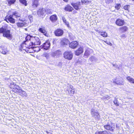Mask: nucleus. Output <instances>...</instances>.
Wrapping results in <instances>:
<instances>
[{"mask_svg":"<svg viewBox=\"0 0 134 134\" xmlns=\"http://www.w3.org/2000/svg\"><path fill=\"white\" fill-rule=\"evenodd\" d=\"M54 33L55 36L60 37L63 35L64 32L62 29L58 28L54 31Z\"/></svg>","mask_w":134,"mask_h":134,"instance_id":"6e6552de","label":"nucleus"},{"mask_svg":"<svg viewBox=\"0 0 134 134\" xmlns=\"http://www.w3.org/2000/svg\"><path fill=\"white\" fill-rule=\"evenodd\" d=\"M65 24L67 25V26L68 27H69V24L67 22L66 23H65Z\"/></svg>","mask_w":134,"mask_h":134,"instance_id":"de8ad7c7","label":"nucleus"},{"mask_svg":"<svg viewBox=\"0 0 134 134\" xmlns=\"http://www.w3.org/2000/svg\"><path fill=\"white\" fill-rule=\"evenodd\" d=\"M12 15H7L5 17L4 20L8 23L14 24L15 22V20L13 18Z\"/></svg>","mask_w":134,"mask_h":134,"instance_id":"39448f33","label":"nucleus"},{"mask_svg":"<svg viewBox=\"0 0 134 134\" xmlns=\"http://www.w3.org/2000/svg\"><path fill=\"white\" fill-rule=\"evenodd\" d=\"M72 86L70 85L69 87L67 89V91L69 94L71 95L74 94L75 93V90L74 88Z\"/></svg>","mask_w":134,"mask_h":134,"instance_id":"dca6fc26","label":"nucleus"},{"mask_svg":"<svg viewBox=\"0 0 134 134\" xmlns=\"http://www.w3.org/2000/svg\"><path fill=\"white\" fill-rule=\"evenodd\" d=\"M91 112L92 116L95 119H99L100 118V115L98 112H94L92 111Z\"/></svg>","mask_w":134,"mask_h":134,"instance_id":"f3484780","label":"nucleus"},{"mask_svg":"<svg viewBox=\"0 0 134 134\" xmlns=\"http://www.w3.org/2000/svg\"><path fill=\"white\" fill-rule=\"evenodd\" d=\"M49 19L52 22H55L57 20L58 18L57 15L54 14L50 16Z\"/></svg>","mask_w":134,"mask_h":134,"instance_id":"aec40b11","label":"nucleus"},{"mask_svg":"<svg viewBox=\"0 0 134 134\" xmlns=\"http://www.w3.org/2000/svg\"><path fill=\"white\" fill-rule=\"evenodd\" d=\"M46 133H48V134L49 133V132H48L47 131H46Z\"/></svg>","mask_w":134,"mask_h":134,"instance_id":"603ef678","label":"nucleus"},{"mask_svg":"<svg viewBox=\"0 0 134 134\" xmlns=\"http://www.w3.org/2000/svg\"><path fill=\"white\" fill-rule=\"evenodd\" d=\"M77 13V12L76 10H74L72 12V13L73 14H75Z\"/></svg>","mask_w":134,"mask_h":134,"instance_id":"49530a36","label":"nucleus"},{"mask_svg":"<svg viewBox=\"0 0 134 134\" xmlns=\"http://www.w3.org/2000/svg\"><path fill=\"white\" fill-rule=\"evenodd\" d=\"M132 1L134 2V0H132Z\"/></svg>","mask_w":134,"mask_h":134,"instance_id":"5fc2aeb1","label":"nucleus"},{"mask_svg":"<svg viewBox=\"0 0 134 134\" xmlns=\"http://www.w3.org/2000/svg\"><path fill=\"white\" fill-rule=\"evenodd\" d=\"M48 13L49 14H52V11H49V12H48Z\"/></svg>","mask_w":134,"mask_h":134,"instance_id":"3c124183","label":"nucleus"},{"mask_svg":"<svg viewBox=\"0 0 134 134\" xmlns=\"http://www.w3.org/2000/svg\"><path fill=\"white\" fill-rule=\"evenodd\" d=\"M63 57L66 59L70 60L72 59L73 55L71 51H66L63 53Z\"/></svg>","mask_w":134,"mask_h":134,"instance_id":"423d86ee","label":"nucleus"},{"mask_svg":"<svg viewBox=\"0 0 134 134\" xmlns=\"http://www.w3.org/2000/svg\"><path fill=\"white\" fill-rule=\"evenodd\" d=\"M21 45L23 49L25 51L26 50L29 53H31V52L27 50L28 49L30 50L32 49V46L33 44L31 41H25L21 44Z\"/></svg>","mask_w":134,"mask_h":134,"instance_id":"f257e3e1","label":"nucleus"},{"mask_svg":"<svg viewBox=\"0 0 134 134\" xmlns=\"http://www.w3.org/2000/svg\"><path fill=\"white\" fill-rule=\"evenodd\" d=\"M19 93L20 95L22 97H24L25 96L26 94V92L22 90V89H21V90L20 91V93Z\"/></svg>","mask_w":134,"mask_h":134,"instance_id":"7c9ffc66","label":"nucleus"},{"mask_svg":"<svg viewBox=\"0 0 134 134\" xmlns=\"http://www.w3.org/2000/svg\"><path fill=\"white\" fill-rule=\"evenodd\" d=\"M121 7V5L120 4L118 3L116 4L115 8L117 10H118L120 9Z\"/></svg>","mask_w":134,"mask_h":134,"instance_id":"f704fd0d","label":"nucleus"},{"mask_svg":"<svg viewBox=\"0 0 134 134\" xmlns=\"http://www.w3.org/2000/svg\"><path fill=\"white\" fill-rule=\"evenodd\" d=\"M90 0H82L81 2L82 3H88L91 2L90 1Z\"/></svg>","mask_w":134,"mask_h":134,"instance_id":"58836bf2","label":"nucleus"},{"mask_svg":"<svg viewBox=\"0 0 134 134\" xmlns=\"http://www.w3.org/2000/svg\"><path fill=\"white\" fill-rule=\"evenodd\" d=\"M103 41L108 45H109L110 46H112V44L110 42H108L107 40Z\"/></svg>","mask_w":134,"mask_h":134,"instance_id":"a19ab883","label":"nucleus"},{"mask_svg":"<svg viewBox=\"0 0 134 134\" xmlns=\"http://www.w3.org/2000/svg\"><path fill=\"white\" fill-rule=\"evenodd\" d=\"M100 35L104 37H107L108 36L107 33L105 31L99 32Z\"/></svg>","mask_w":134,"mask_h":134,"instance_id":"bb28decb","label":"nucleus"},{"mask_svg":"<svg viewBox=\"0 0 134 134\" xmlns=\"http://www.w3.org/2000/svg\"><path fill=\"white\" fill-rule=\"evenodd\" d=\"M12 15L13 16H15V17L17 19L20 17L21 16V14L17 11L13 12Z\"/></svg>","mask_w":134,"mask_h":134,"instance_id":"393cba45","label":"nucleus"},{"mask_svg":"<svg viewBox=\"0 0 134 134\" xmlns=\"http://www.w3.org/2000/svg\"><path fill=\"white\" fill-rule=\"evenodd\" d=\"M128 28L126 26H122L119 28V30L122 32H125L127 31L128 30Z\"/></svg>","mask_w":134,"mask_h":134,"instance_id":"b1692460","label":"nucleus"},{"mask_svg":"<svg viewBox=\"0 0 134 134\" xmlns=\"http://www.w3.org/2000/svg\"><path fill=\"white\" fill-rule=\"evenodd\" d=\"M39 0H32V6L34 7L37 8L39 5Z\"/></svg>","mask_w":134,"mask_h":134,"instance_id":"5701e85b","label":"nucleus"},{"mask_svg":"<svg viewBox=\"0 0 134 134\" xmlns=\"http://www.w3.org/2000/svg\"><path fill=\"white\" fill-rule=\"evenodd\" d=\"M16 25L19 28L22 27L25 25V24L24 23L19 22H17L16 23Z\"/></svg>","mask_w":134,"mask_h":134,"instance_id":"cd10ccee","label":"nucleus"},{"mask_svg":"<svg viewBox=\"0 0 134 134\" xmlns=\"http://www.w3.org/2000/svg\"><path fill=\"white\" fill-rule=\"evenodd\" d=\"M38 31L40 32L43 33L46 36H48V34L44 27L42 26L41 27L38 29Z\"/></svg>","mask_w":134,"mask_h":134,"instance_id":"2eb2a0df","label":"nucleus"},{"mask_svg":"<svg viewBox=\"0 0 134 134\" xmlns=\"http://www.w3.org/2000/svg\"><path fill=\"white\" fill-rule=\"evenodd\" d=\"M51 43L48 40L46 42L43 44L42 46V48L46 50L49 49Z\"/></svg>","mask_w":134,"mask_h":134,"instance_id":"ddd939ff","label":"nucleus"},{"mask_svg":"<svg viewBox=\"0 0 134 134\" xmlns=\"http://www.w3.org/2000/svg\"><path fill=\"white\" fill-rule=\"evenodd\" d=\"M16 0H8L7 1L8 4L9 5L14 4L16 2Z\"/></svg>","mask_w":134,"mask_h":134,"instance_id":"473e14b6","label":"nucleus"},{"mask_svg":"<svg viewBox=\"0 0 134 134\" xmlns=\"http://www.w3.org/2000/svg\"><path fill=\"white\" fill-rule=\"evenodd\" d=\"M30 22H32L33 20V17L31 15H29L28 16Z\"/></svg>","mask_w":134,"mask_h":134,"instance_id":"ea45409f","label":"nucleus"},{"mask_svg":"<svg viewBox=\"0 0 134 134\" xmlns=\"http://www.w3.org/2000/svg\"><path fill=\"white\" fill-rule=\"evenodd\" d=\"M113 82L119 85H123V81L121 79L120 77H116L114 80Z\"/></svg>","mask_w":134,"mask_h":134,"instance_id":"f8f14e48","label":"nucleus"},{"mask_svg":"<svg viewBox=\"0 0 134 134\" xmlns=\"http://www.w3.org/2000/svg\"><path fill=\"white\" fill-rule=\"evenodd\" d=\"M33 49L35 52H38L40 51V49L38 47H36L34 48Z\"/></svg>","mask_w":134,"mask_h":134,"instance_id":"e433bc0d","label":"nucleus"},{"mask_svg":"<svg viewBox=\"0 0 134 134\" xmlns=\"http://www.w3.org/2000/svg\"><path fill=\"white\" fill-rule=\"evenodd\" d=\"M9 88L12 90L13 92L16 93H20L21 88L18 85L13 82L11 83L9 85Z\"/></svg>","mask_w":134,"mask_h":134,"instance_id":"7ed1b4c3","label":"nucleus"},{"mask_svg":"<svg viewBox=\"0 0 134 134\" xmlns=\"http://www.w3.org/2000/svg\"><path fill=\"white\" fill-rule=\"evenodd\" d=\"M31 41L33 45H38L41 43L40 39L36 36L31 37Z\"/></svg>","mask_w":134,"mask_h":134,"instance_id":"0eeeda50","label":"nucleus"},{"mask_svg":"<svg viewBox=\"0 0 134 134\" xmlns=\"http://www.w3.org/2000/svg\"><path fill=\"white\" fill-rule=\"evenodd\" d=\"M126 79L130 83H134V79L130 76L127 77Z\"/></svg>","mask_w":134,"mask_h":134,"instance_id":"a878e982","label":"nucleus"},{"mask_svg":"<svg viewBox=\"0 0 134 134\" xmlns=\"http://www.w3.org/2000/svg\"><path fill=\"white\" fill-rule=\"evenodd\" d=\"M130 7V6L129 5H124L123 7V9L125 10H126L128 12L129 11V8Z\"/></svg>","mask_w":134,"mask_h":134,"instance_id":"2f4dec72","label":"nucleus"},{"mask_svg":"<svg viewBox=\"0 0 134 134\" xmlns=\"http://www.w3.org/2000/svg\"><path fill=\"white\" fill-rule=\"evenodd\" d=\"M0 47L1 48V53L3 54H6L9 52V51L7 49L6 47H4L2 45L0 46Z\"/></svg>","mask_w":134,"mask_h":134,"instance_id":"6ab92c4d","label":"nucleus"},{"mask_svg":"<svg viewBox=\"0 0 134 134\" xmlns=\"http://www.w3.org/2000/svg\"><path fill=\"white\" fill-rule=\"evenodd\" d=\"M31 37L30 35H28L26 37L25 39L26 40L25 41H31V37Z\"/></svg>","mask_w":134,"mask_h":134,"instance_id":"c9c22d12","label":"nucleus"},{"mask_svg":"<svg viewBox=\"0 0 134 134\" xmlns=\"http://www.w3.org/2000/svg\"><path fill=\"white\" fill-rule=\"evenodd\" d=\"M92 50L89 48L87 49L85 51L84 54V57L85 58H87L91 54V51Z\"/></svg>","mask_w":134,"mask_h":134,"instance_id":"4be33fe9","label":"nucleus"},{"mask_svg":"<svg viewBox=\"0 0 134 134\" xmlns=\"http://www.w3.org/2000/svg\"><path fill=\"white\" fill-rule=\"evenodd\" d=\"M69 41L68 39L66 38L63 39L60 41V43L62 46L66 45L69 43Z\"/></svg>","mask_w":134,"mask_h":134,"instance_id":"412c9836","label":"nucleus"},{"mask_svg":"<svg viewBox=\"0 0 134 134\" xmlns=\"http://www.w3.org/2000/svg\"><path fill=\"white\" fill-rule=\"evenodd\" d=\"M80 2L79 1L76 3H71V5L75 10H78L80 9L79 6L80 5Z\"/></svg>","mask_w":134,"mask_h":134,"instance_id":"4468645a","label":"nucleus"},{"mask_svg":"<svg viewBox=\"0 0 134 134\" xmlns=\"http://www.w3.org/2000/svg\"><path fill=\"white\" fill-rule=\"evenodd\" d=\"M115 23L117 26H122L125 24V22L124 19L119 18L116 19Z\"/></svg>","mask_w":134,"mask_h":134,"instance_id":"1a4fd4ad","label":"nucleus"},{"mask_svg":"<svg viewBox=\"0 0 134 134\" xmlns=\"http://www.w3.org/2000/svg\"><path fill=\"white\" fill-rule=\"evenodd\" d=\"M95 134H102V131H97L95 133Z\"/></svg>","mask_w":134,"mask_h":134,"instance_id":"c03bdc74","label":"nucleus"},{"mask_svg":"<svg viewBox=\"0 0 134 134\" xmlns=\"http://www.w3.org/2000/svg\"><path fill=\"white\" fill-rule=\"evenodd\" d=\"M111 133L107 131H102V134H111Z\"/></svg>","mask_w":134,"mask_h":134,"instance_id":"79ce46f5","label":"nucleus"},{"mask_svg":"<svg viewBox=\"0 0 134 134\" xmlns=\"http://www.w3.org/2000/svg\"><path fill=\"white\" fill-rule=\"evenodd\" d=\"M64 9L65 11L69 12H71L74 10L73 8L69 4L65 6Z\"/></svg>","mask_w":134,"mask_h":134,"instance_id":"a211bd4d","label":"nucleus"},{"mask_svg":"<svg viewBox=\"0 0 134 134\" xmlns=\"http://www.w3.org/2000/svg\"><path fill=\"white\" fill-rule=\"evenodd\" d=\"M113 103L116 106H118L120 104L118 101L117 98H115L113 101Z\"/></svg>","mask_w":134,"mask_h":134,"instance_id":"c85d7f7f","label":"nucleus"},{"mask_svg":"<svg viewBox=\"0 0 134 134\" xmlns=\"http://www.w3.org/2000/svg\"><path fill=\"white\" fill-rule=\"evenodd\" d=\"M56 41V40L54 39V40L53 41V42H55V41Z\"/></svg>","mask_w":134,"mask_h":134,"instance_id":"864d4df0","label":"nucleus"},{"mask_svg":"<svg viewBox=\"0 0 134 134\" xmlns=\"http://www.w3.org/2000/svg\"><path fill=\"white\" fill-rule=\"evenodd\" d=\"M64 2H66V3H68L69 0H63Z\"/></svg>","mask_w":134,"mask_h":134,"instance_id":"09e8293b","label":"nucleus"},{"mask_svg":"<svg viewBox=\"0 0 134 134\" xmlns=\"http://www.w3.org/2000/svg\"><path fill=\"white\" fill-rule=\"evenodd\" d=\"M0 34H2L3 37L8 38H12V36L10 30L3 27L0 28Z\"/></svg>","mask_w":134,"mask_h":134,"instance_id":"f03ea898","label":"nucleus"},{"mask_svg":"<svg viewBox=\"0 0 134 134\" xmlns=\"http://www.w3.org/2000/svg\"><path fill=\"white\" fill-rule=\"evenodd\" d=\"M55 53L56 55H59L62 54L61 51L59 50H58L55 52Z\"/></svg>","mask_w":134,"mask_h":134,"instance_id":"4c0bfd02","label":"nucleus"},{"mask_svg":"<svg viewBox=\"0 0 134 134\" xmlns=\"http://www.w3.org/2000/svg\"><path fill=\"white\" fill-rule=\"evenodd\" d=\"M43 8H40L37 11V13L38 14H42L43 13Z\"/></svg>","mask_w":134,"mask_h":134,"instance_id":"72a5a7b5","label":"nucleus"},{"mask_svg":"<svg viewBox=\"0 0 134 134\" xmlns=\"http://www.w3.org/2000/svg\"><path fill=\"white\" fill-rule=\"evenodd\" d=\"M63 21L65 23H67L66 22V19H65L64 20H63Z\"/></svg>","mask_w":134,"mask_h":134,"instance_id":"8fccbe9b","label":"nucleus"},{"mask_svg":"<svg viewBox=\"0 0 134 134\" xmlns=\"http://www.w3.org/2000/svg\"><path fill=\"white\" fill-rule=\"evenodd\" d=\"M112 1V0H105V2L106 3L109 4Z\"/></svg>","mask_w":134,"mask_h":134,"instance_id":"37998d69","label":"nucleus"},{"mask_svg":"<svg viewBox=\"0 0 134 134\" xmlns=\"http://www.w3.org/2000/svg\"><path fill=\"white\" fill-rule=\"evenodd\" d=\"M110 124L109 123L104 126V127L105 129L107 131H109L111 132H114L115 129V125H112L113 123H111Z\"/></svg>","mask_w":134,"mask_h":134,"instance_id":"20e7f679","label":"nucleus"},{"mask_svg":"<svg viewBox=\"0 0 134 134\" xmlns=\"http://www.w3.org/2000/svg\"><path fill=\"white\" fill-rule=\"evenodd\" d=\"M20 2L25 6H27V1L26 0H19Z\"/></svg>","mask_w":134,"mask_h":134,"instance_id":"c756f323","label":"nucleus"},{"mask_svg":"<svg viewBox=\"0 0 134 134\" xmlns=\"http://www.w3.org/2000/svg\"><path fill=\"white\" fill-rule=\"evenodd\" d=\"M120 37L121 38H124L126 37V36L125 34H123Z\"/></svg>","mask_w":134,"mask_h":134,"instance_id":"a18cd8bd","label":"nucleus"},{"mask_svg":"<svg viewBox=\"0 0 134 134\" xmlns=\"http://www.w3.org/2000/svg\"><path fill=\"white\" fill-rule=\"evenodd\" d=\"M78 45V43L77 41H74L69 44V47L73 49H75L77 48Z\"/></svg>","mask_w":134,"mask_h":134,"instance_id":"9d476101","label":"nucleus"},{"mask_svg":"<svg viewBox=\"0 0 134 134\" xmlns=\"http://www.w3.org/2000/svg\"><path fill=\"white\" fill-rule=\"evenodd\" d=\"M83 48L82 47H79L75 51V54L77 56H79L83 52Z\"/></svg>","mask_w":134,"mask_h":134,"instance_id":"9b49d317","label":"nucleus"}]
</instances>
